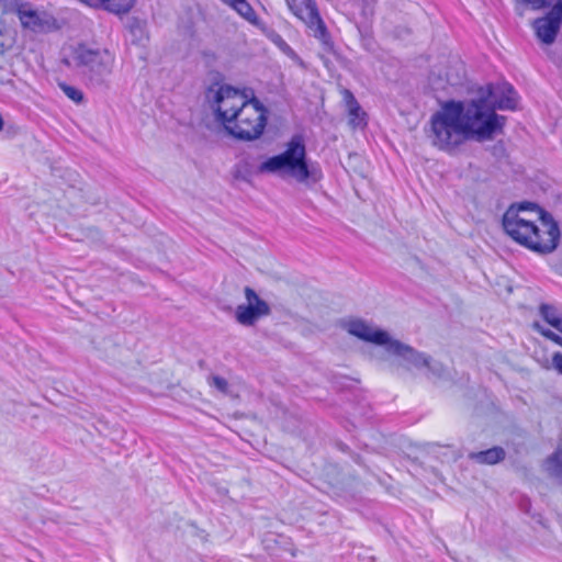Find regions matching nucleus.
<instances>
[{
  "mask_svg": "<svg viewBox=\"0 0 562 562\" xmlns=\"http://www.w3.org/2000/svg\"><path fill=\"white\" fill-rule=\"evenodd\" d=\"M480 102L446 101L429 121L427 137L439 150L454 153L469 139L488 140L502 133L504 115L486 113Z\"/></svg>",
  "mask_w": 562,
  "mask_h": 562,
  "instance_id": "nucleus-1",
  "label": "nucleus"
},
{
  "mask_svg": "<svg viewBox=\"0 0 562 562\" xmlns=\"http://www.w3.org/2000/svg\"><path fill=\"white\" fill-rule=\"evenodd\" d=\"M503 227L516 243L539 255L552 254L560 243L558 222L533 203L512 205L503 216Z\"/></svg>",
  "mask_w": 562,
  "mask_h": 562,
  "instance_id": "nucleus-2",
  "label": "nucleus"
},
{
  "mask_svg": "<svg viewBox=\"0 0 562 562\" xmlns=\"http://www.w3.org/2000/svg\"><path fill=\"white\" fill-rule=\"evenodd\" d=\"M346 328L352 336L378 346H383L385 351L395 357L400 366L407 370L412 368H427L434 374H440L441 372L439 366L431 364V358L428 355L392 338L387 331L373 327L362 319L349 321Z\"/></svg>",
  "mask_w": 562,
  "mask_h": 562,
  "instance_id": "nucleus-3",
  "label": "nucleus"
},
{
  "mask_svg": "<svg viewBox=\"0 0 562 562\" xmlns=\"http://www.w3.org/2000/svg\"><path fill=\"white\" fill-rule=\"evenodd\" d=\"M259 173L278 175L303 183L308 179L317 181L321 171L317 164L310 162L306 154L305 139L302 134H294L279 155L269 157L258 167Z\"/></svg>",
  "mask_w": 562,
  "mask_h": 562,
  "instance_id": "nucleus-4",
  "label": "nucleus"
},
{
  "mask_svg": "<svg viewBox=\"0 0 562 562\" xmlns=\"http://www.w3.org/2000/svg\"><path fill=\"white\" fill-rule=\"evenodd\" d=\"M64 63L76 68L90 86L102 87L108 85L113 72L115 56L109 49L79 44Z\"/></svg>",
  "mask_w": 562,
  "mask_h": 562,
  "instance_id": "nucleus-5",
  "label": "nucleus"
},
{
  "mask_svg": "<svg viewBox=\"0 0 562 562\" xmlns=\"http://www.w3.org/2000/svg\"><path fill=\"white\" fill-rule=\"evenodd\" d=\"M267 124V110L256 99H250L247 104L240 109L236 119L227 124L226 132L235 138L241 140H254L259 138Z\"/></svg>",
  "mask_w": 562,
  "mask_h": 562,
  "instance_id": "nucleus-6",
  "label": "nucleus"
},
{
  "mask_svg": "<svg viewBox=\"0 0 562 562\" xmlns=\"http://www.w3.org/2000/svg\"><path fill=\"white\" fill-rule=\"evenodd\" d=\"M290 12L305 24L310 33L317 38L322 45L329 49L333 46L331 37L324 20L321 16L315 0H284Z\"/></svg>",
  "mask_w": 562,
  "mask_h": 562,
  "instance_id": "nucleus-7",
  "label": "nucleus"
},
{
  "mask_svg": "<svg viewBox=\"0 0 562 562\" xmlns=\"http://www.w3.org/2000/svg\"><path fill=\"white\" fill-rule=\"evenodd\" d=\"M532 10H540L551 7V10L543 16L532 22L537 38L546 44L551 45L560 32L562 24V0H524Z\"/></svg>",
  "mask_w": 562,
  "mask_h": 562,
  "instance_id": "nucleus-8",
  "label": "nucleus"
},
{
  "mask_svg": "<svg viewBox=\"0 0 562 562\" xmlns=\"http://www.w3.org/2000/svg\"><path fill=\"white\" fill-rule=\"evenodd\" d=\"M206 98L224 128L250 100L245 93L229 86H222L216 91L210 90Z\"/></svg>",
  "mask_w": 562,
  "mask_h": 562,
  "instance_id": "nucleus-9",
  "label": "nucleus"
},
{
  "mask_svg": "<svg viewBox=\"0 0 562 562\" xmlns=\"http://www.w3.org/2000/svg\"><path fill=\"white\" fill-rule=\"evenodd\" d=\"M471 102H480L483 111L487 114L496 113V110H515L517 105V93L514 88L504 83L496 88L492 85L486 87V94Z\"/></svg>",
  "mask_w": 562,
  "mask_h": 562,
  "instance_id": "nucleus-10",
  "label": "nucleus"
},
{
  "mask_svg": "<svg viewBox=\"0 0 562 562\" xmlns=\"http://www.w3.org/2000/svg\"><path fill=\"white\" fill-rule=\"evenodd\" d=\"M244 292L247 303L236 307L235 318L243 326H254L261 317L270 315L271 308L251 288L246 286Z\"/></svg>",
  "mask_w": 562,
  "mask_h": 562,
  "instance_id": "nucleus-11",
  "label": "nucleus"
},
{
  "mask_svg": "<svg viewBox=\"0 0 562 562\" xmlns=\"http://www.w3.org/2000/svg\"><path fill=\"white\" fill-rule=\"evenodd\" d=\"M7 12L15 13L19 16L22 26L33 32H40L45 26V21L29 3L14 2L12 7L7 9Z\"/></svg>",
  "mask_w": 562,
  "mask_h": 562,
  "instance_id": "nucleus-12",
  "label": "nucleus"
},
{
  "mask_svg": "<svg viewBox=\"0 0 562 562\" xmlns=\"http://www.w3.org/2000/svg\"><path fill=\"white\" fill-rule=\"evenodd\" d=\"M344 101L346 103L348 114H349V123L353 127H363L366 126V112L362 111L360 104L356 100L352 92L348 89L342 91Z\"/></svg>",
  "mask_w": 562,
  "mask_h": 562,
  "instance_id": "nucleus-13",
  "label": "nucleus"
},
{
  "mask_svg": "<svg viewBox=\"0 0 562 562\" xmlns=\"http://www.w3.org/2000/svg\"><path fill=\"white\" fill-rule=\"evenodd\" d=\"M506 451L502 447H493L487 450L470 452L468 458L479 464L494 465L502 462Z\"/></svg>",
  "mask_w": 562,
  "mask_h": 562,
  "instance_id": "nucleus-14",
  "label": "nucleus"
},
{
  "mask_svg": "<svg viewBox=\"0 0 562 562\" xmlns=\"http://www.w3.org/2000/svg\"><path fill=\"white\" fill-rule=\"evenodd\" d=\"M102 7L115 14L127 13L134 5L135 0H99Z\"/></svg>",
  "mask_w": 562,
  "mask_h": 562,
  "instance_id": "nucleus-15",
  "label": "nucleus"
},
{
  "mask_svg": "<svg viewBox=\"0 0 562 562\" xmlns=\"http://www.w3.org/2000/svg\"><path fill=\"white\" fill-rule=\"evenodd\" d=\"M546 471L549 475L559 477L562 483V452L555 451L552 453L544 463Z\"/></svg>",
  "mask_w": 562,
  "mask_h": 562,
  "instance_id": "nucleus-16",
  "label": "nucleus"
},
{
  "mask_svg": "<svg viewBox=\"0 0 562 562\" xmlns=\"http://www.w3.org/2000/svg\"><path fill=\"white\" fill-rule=\"evenodd\" d=\"M539 312L543 319L552 327L557 328L560 325L562 317L558 315L557 310L552 305L541 304Z\"/></svg>",
  "mask_w": 562,
  "mask_h": 562,
  "instance_id": "nucleus-17",
  "label": "nucleus"
},
{
  "mask_svg": "<svg viewBox=\"0 0 562 562\" xmlns=\"http://www.w3.org/2000/svg\"><path fill=\"white\" fill-rule=\"evenodd\" d=\"M228 2L241 16L251 20L255 16V11L246 0H225Z\"/></svg>",
  "mask_w": 562,
  "mask_h": 562,
  "instance_id": "nucleus-18",
  "label": "nucleus"
},
{
  "mask_svg": "<svg viewBox=\"0 0 562 562\" xmlns=\"http://www.w3.org/2000/svg\"><path fill=\"white\" fill-rule=\"evenodd\" d=\"M60 88L61 90L64 91V93L70 99L72 100L74 102L76 103H80L83 99V94L80 90H78L77 88L72 87V86H68L66 83H61L60 85Z\"/></svg>",
  "mask_w": 562,
  "mask_h": 562,
  "instance_id": "nucleus-19",
  "label": "nucleus"
},
{
  "mask_svg": "<svg viewBox=\"0 0 562 562\" xmlns=\"http://www.w3.org/2000/svg\"><path fill=\"white\" fill-rule=\"evenodd\" d=\"M535 328H537L541 333L542 336L550 339L558 346L562 347V337L560 335L555 334L554 331H552L550 329H543L538 324H535Z\"/></svg>",
  "mask_w": 562,
  "mask_h": 562,
  "instance_id": "nucleus-20",
  "label": "nucleus"
},
{
  "mask_svg": "<svg viewBox=\"0 0 562 562\" xmlns=\"http://www.w3.org/2000/svg\"><path fill=\"white\" fill-rule=\"evenodd\" d=\"M212 385L215 386L217 390L225 392L227 390L228 383L224 378H221L218 375H213L212 378Z\"/></svg>",
  "mask_w": 562,
  "mask_h": 562,
  "instance_id": "nucleus-21",
  "label": "nucleus"
},
{
  "mask_svg": "<svg viewBox=\"0 0 562 562\" xmlns=\"http://www.w3.org/2000/svg\"><path fill=\"white\" fill-rule=\"evenodd\" d=\"M552 367L553 369L562 375V352H554L552 356Z\"/></svg>",
  "mask_w": 562,
  "mask_h": 562,
  "instance_id": "nucleus-22",
  "label": "nucleus"
},
{
  "mask_svg": "<svg viewBox=\"0 0 562 562\" xmlns=\"http://www.w3.org/2000/svg\"><path fill=\"white\" fill-rule=\"evenodd\" d=\"M12 45L11 38H4L3 31L0 29V54L7 52Z\"/></svg>",
  "mask_w": 562,
  "mask_h": 562,
  "instance_id": "nucleus-23",
  "label": "nucleus"
},
{
  "mask_svg": "<svg viewBox=\"0 0 562 562\" xmlns=\"http://www.w3.org/2000/svg\"><path fill=\"white\" fill-rule=\"evenodd\" d=\"M445 81L450 85H457L459 82V75H453L450 71L445 72Z\"/></svg>",
  "mask_w": 562,
  "mask_h": 562,
  "instance_id": "nucleus-24",
  "label": "nucleus"
},
{
  "mask_svg": "<svg viewBox=\"0 0 562 562\" xmlns=\"http://www.w3.org/2000/svg\"><path fill=\"white\" fill-rule=\"evenodd\" d=\"M3 126H4V122H3L2 115L0 114V132L3 130Z\"/></svg>",
  "mask_w": 562,
  "mask_h": 562,
  "instance_id": "nucleus-25",
  "label": "nucleus"
},
{
  "mask_svg": "<svg viewBox=\"0 0 562 562\" xmlns=\"http://www.w3.org/2000/svg\"><path fill=\"white\" fill-rule=\"evenodd\" d=\"M135 30H137V31H139V32H142V31H143V29H142V26H140L139 24H137V25L135 26Z\"/></svg>",
  "mask_w": 562,
  "mask_h": 562,
  "instance_id": "nucleus-26",
  "label": "nucleus"
}]
</instances>
